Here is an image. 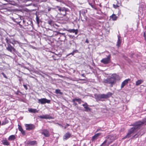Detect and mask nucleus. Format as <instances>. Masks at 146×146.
I'll return each instance as SVG.
<instances>
[{"mask_svg": "<svg viewBox=\"0 0 146 146\" xmlns=\"http://www.w3.org/2000/svg\"><path fill=\"white\" fill-rule=\"evenodd\" d=\"M31 113H35L38 112V111H37L36 109H33L32 108L29 109L28 110Z\"/></svg>", "mask_w": 146, "mask_h": 146, "instance_id": "c756f323", "label": "nucleus"}, {"mask_svg": "<svg viewBox=\"0 0 146 146\" xmlns=\"http://www.w3.org/2000/svg\"><path fill=\"white\" fill-rule=\"evenodd\" d=\"M26 146H35L37 144V142L36 141L27 140L25 142Z\"/></svg>", "mask_w": 146, "mask_h": 146, "instance_id": "6e6552de", "label": "nucleus"}, {"mask_svg": "<svg viewBox=\"0 0 146 146\" xmlns=\"http://www.w3.org/2000/svg\"><path fill=\"white\" fill-rule=\"evenodd\" d=\"M74 99L75 100L78 102L79 104H81L82 102H84L80 98H75Z\"/></svg>", "mask_w": 146, "mask_h": 146, "instance_id": "473e14b6", "label": "nucleus"}, {"mask_svg": "<svg viewBox=\"0 0 146 146\" xmlns=\"http://www.w3.org/2000/svg\"><path fill=\"white\" fill-rule=\"evenodd\" d=\"M75 52H76V51L74 50L70 54H72V55H73L74 54V53Z\"/></svg>", "mask_w": 146, "mask_h": 146, "instance_id": "de8ad7c7", "label": "nucleus"}, {"mask_svg": "<svg viewBox=\"0 0 146 146\" xmlns=\"http://www.w3.org/2000/svg\"><path fill=\"white\" fill-rule=\"evenodd\" d=\"M82 80H83V81H84V80H85V79H82Z\"/></svg>", "mask_w": 146, "mask_h": 146, "instance_id": "4d7b16f0", "label": "nucleus"}, {"mask_svg": "<svg viewBox=\"0 0 146 146\" xmlns=\"http://www.w3.org/2000/svg\"><path fill=\"white\" fill-rule=\"evenodd\" d=\"M23 86H24V88L26 90H27L28 88L27 87V85L24 84V85H23Z\"/></svg>", "mask_w": 146, "mask_h": 146, "instance_id": "49530a36", "label": "nucleus"}, {"mask_svg": "<svg viewBox=\"0 0 146 146\" xmlns=\"http://www.w3.org/2000/svg\"><path fill=\"white\" fill-rule=\"evenodd\" d=\"M112 94L110 92H108L106 94H104L105 98H107L110 97L112 95Z\"/></svg>", "mask_w": 146, "mask_h": 146, "instance_id": "cd10ccee", "label": "nucleus"}, {"mask_svg": "<svg viewBox=\"0 0 146 146\" xmlns=\"http://www.w3.org/2000/svg\"><path fill=\"white\" fill-rule=\"evenodd\" d=\"M17 16L18 17V18H15L13 17L12 18V19L15 22L17 23H19L21 22V19L18 16Z\"/></svg>", "mask_w": 146, "mask_h": 146, "instance_id": "dca6fc26", "label": "nucleus"}, {"mask_svg": "<svg viewBox=\"0 0 146 146\" xmlns=\"http://www.w3.org/2000/svg\"><path fill=\"white\" fill-rule=\"evenodd\" d=\"M97 98L98 99L105 98L104 94H99L97 96Z\"/></svg>", "mask_w": 146, "mask_h": 146, "instance_id": "f704fd0d", "label": "nucleus"}, {"mask_svg": "<svg viewBox=\"0 0 146 146\" xmlns=\"http://www.w3.org/2000/svg\"><path fill=\"white\" fill-rule=\"evenodd\" d=\"M137 128L135 127H132L129 130L128 132L131 134L133 133L134 132L137 131Z\"/></svg>", "mask_w": 146, "mask_h": 146, "instance_id": "f3484780", "label": "nucleus"}, {"mask_svg": "<svg viewBox=\"0 0 146 146\" xmlns=\"http://www.w3.org/2000/svg\"><path fill=\"white\" fill-rule=\"evenodd\" d=\"M1 74H2L3 77L5 78L6 79H7L8 78H7V76H6V75L4 74V72H2L1 73Z\"/></svg>", "mask_w": 146, "mask_h": 146, "instance_id": "c03bdc74", "label": "nucleus"}, {"mask_svg": "<svg viewBox=\"0 0 146 146\" xmlns=\"http://www.w3.org/2000/svg\"><path fill=\"white\" fill-rule=\"evenodd\" d=\"M66 31L70 33H74L75 35L77 34L78 33V30L77 29H69L67 30Z\"/></svg>", "mask_w": 146, "mask_h": 146, "instance_id": "a211bd4d", "label": "nucleus"}, {"mask_svg": "<svg viewBox=\"0 0 146 146\" xmlns=\"http://www.w3.org/2000/svg\"><path fill=\"white\" fill-rule=\"evenodd\" d=\"M85 42H86L87 43H89V41H88V38H87L86 39V40L85 41Z\"/></svg>", "mask_w": 146, "mask_h": 146, "instance_id": "09e8293b", "label": "nucleus"}, {"mask_svg": "<svg viewBox=\"0 0 146 146\" xmlns=\"http://www.w3.org/2000/svg\"><path fill=\"white\" fill-rule=\"evenodd\" d=\"M70 126V125L68 123H66V125L64 127V129H65L66 128L68 127V126Z\"/></svg>", "mask_w": 146, "mask_h": 146, "instance_id": "a18cd8bd", "label": "nucleus"}, {"mask_svg": "<svg viewBox=\"0 0 146 146\" xmlns=\"http://www.w3.org/2000/svg\"><path fill=\"white\" fill-rule=\"evenodd\" d=\"M82 106L84 107V108H85V107H86L88 106V105L86 102H85L84 104H83Z\"/></svg>", "mask_w": 146, "mask_h": 146, "instance_id": "ea45409f", "label": "nucleus"}, {"mask_svg": "<svg viewBox=\"0 0 146 146\" xmlns=\"http://www.w3.org/2000/svg\"><path fill=\"white\" fill-rule=\"evenodd\" d=\"M6 49L7 50L11 52L13 51L15 52V48L12 46L10 44H8L7 45V46L6 47Z\"/></svg>", "mask_w": 146, "mask_h": 146, "instance_id": "9b49d317", "label": "nucleus"}, {"mask_svg": "<svg viewBox=\"0 0 146 146\" xmlns=\"http://www.w3.org/2000/svg\"><path fill=\"white\" fill-rule=\"evenodd\" d=\"M61 57V55H60L54 54V55L52 56V57L53 58L54 60H56L59 59L60 57Z\"/></svg>", "mask_w": 146, "mask_h": 146, "instance_id": "aec40b11", "label": "nucleus"}, {"mask_svg": "<svg viewBox=\"0 0 146 146\" xmlns=\"http://www.w3.org/2000/svg\"><path fill=\"white\" fill-rule=\"evenodd\" d=\"M75 101H76L74 99L72 100V102L73 103V105L74 106H76L77 105V103L75 102Z\"/></svg>", "mask_w": 146, "mask_h": 146, "instance_id": "58836bf2", "label": "nucleus"}, {"mask_svg": "<svg viewBox=\"0 0 146 146\" xmlns=\"http://www.w3.org/2000/svg\"><path fill=\"white\" fill-rule=\"evenodd\" d=\"M38 117L42 119H45L44 115H42L39 116Z\"/></svg>", "mask_w": 146, "mask_h": 146, "instance_id": "a19ab883", "label": "nucleus"}, {"mask_svg": "<svg viewBox=\"0 0 146 146\" xmlns=\"http://www.w3.org/2000/svg\"><path fill=\"white\" fill-rule=\"evenodd\" d=\"M17 94V95H18V93H17V94Z\"/></svg>", "mask_w": 146, "mask_h": 146, "instance_id": "052dcab7", "label": "nucleus"}, {"mask_svg": "<svg viewBox=\"0 0 146 146\" xmlns=\"http://www.w3.org/2000/svg\"><path fill=\"white\" fill-rule=\"evenodd\" d=\"M22 80V79H19V81H20V83H21V81Z\"/></svg>", "mask_w": 146, "mask_h": 146, "instance_id": "8fccbe9b", "label": "nucleus"}, {"mask_svg": "<svg viewBox=\"0 0 146 146\" xmlns=\"http://www.w3.org/2000/svg\"><path fill=\"white\" fill-rule=\"evenodd\" d=\"M58 33H57L58 34L57 35L60 34V37H62V36L64 38V40L66 39V36L65 35V33H61L60 32H58Z\"/></svg>", "mask_w": 146, "mask_h": 146, "instance_id": "2f4dec72", "label": "nucleus"}, {"mask_svg": "<svg viewBox=\"0 0 146 146\" xmlns=\"http://www.w3.org/2000/svg\"><path fill=\"white\" fill-rule=\"evenodd\" d=\"M145 29H146V26H145Z\"/></svg>", "mask_w": 146, "mask_h": 146, "instance_id": "bf43d9fd", "label": "nucleus"}, {"mask_svg": "<svg viewBox=\"0 0 146 146\" xmlns=\"http://www.w3.org/2000/svg\"><path fill=\"white\" fill-rule=\"evenodd\" d=\"M111 55L109 54L106 58H104L101 60V63L104 64H107L111 62Z\"/></svg>", "mask_w": 146, "mask_h": 146, "instance_id": "423d86ee", "label": "nucleus"}, {"mask_svg": "<svg viewBox=\"0 0 146 146\" xmlns=\"http://www.w3.org/2000/svg\"><path fill=\"white\" fill-rule=\"evenodd\" d=\"M42 131V132L41 134L44 135L46 137H48L50 136V134L49 131L46 129H43Z\"/></svg>", "mask_w": 146, "mask_h": 146, "instance_id": "f8f14e48", "label": "nucleus"}, {"mask_svg": "<svg viewBox=\"0 0 146 146\" xmlns=\"http://www.w3.org/2000/svg\"><path fill=\"white\" fill-rule=\"evenodd\" d=\"M118 40L117 42V45L119 47L121 43V37L119 35L118 36Z\"/></svg>", "mask_w": 146, "mask_h": 146, "instance_id": "6ab92c4d", "label": "nucleus"}, {"mask_svg": "<svg viewBox=\"0 0 146 146\" xmlns=\"http://www.w3.org/2000/svg\"><path fill=\"white\" fill-rule=\"evenodd\" d=\"M143 36L145 38V39L146 41V31L143 32Z\"/></svg>", "mask_w": 146, "mask_h": 146, "instance_id": "37998d69", "label": "nucleus"}, {"mask_svg": "<svg viewBox=\"0 0 146 146\" xmlns=\"http://www.w3.org/2000/svg\"><path fill=\"white\" fill-rule=\"evenodd\" d=\"M26 129L27 130H30L35 129V126L33 124H26L25 125Z\"/></svg>", "mask_w": 146, "mask_h": 146, "instance_id": "9d476101", "label": "nucleus"}, {"mask_svg": "<svg viewBox=\"0 0 146 146\" xmlns=\"http://www.w3.org/2000/svg\"><path fill=\"white\" fill-rule=\"evenodd\" d=\"M84 74H82V76H84Z\"/></svg>", "mask_w": 146, "mask_h": 146, "instance_id": "6e6d98bb", "label": "nucleus"}, {"mask_svg": "<svg viewBox=\"0 0 146 146\" xmlns=\"http://www.w3.org/2000/svg\"><path fill=\"white\" fill-rule=\"evenodd\" d=\"M58 33L57 31H53L52 30L49 29L46 32L47 36L48 37H51L57 35Z\"/></svg>", "mask_w": 146, "mask_h": 146, "instance_id": "0eeeda50", "label": "nucleus"}, {"mask_svg": "<svg viewBox=\"0 0 146 146\" xmlns=\"http://www.w3.org/2000/svg\"><path fill=\"white\" fill-rule=\"evenodd\" d=\"M101 135V133H98L92 137V141H94L95 140L98 138V136Z\"/></svg>", "mask_w": 146, "mask_h": 146, "instance_id": "4be33fe9", "label": "nucleus"}, {"mask_svg": "<svg viewBox=\"0 0 146 146\" xmlns=\"http://www.w3.org/2000/svg\"><path fill=\"white\" fill-rule=\"evenodd\" d=\"M137 134H135V135L134 136H133L132 137V138H131V139H133V138Z\"/></svg>", "mask_w": 146, "mask_h": 146, "instance_id": "3c124183", "label": "nucleus"}, {"mask_svg": "<svg viewBox=\"0 0 146 146\" xmlns=\"http://www.w3.org/2000/svg\"><path fill=\"white\" fill-rule=\"evenodd\" d=\"M146 117L144 118L141 121H137L134 123L132 126H134L135 127L137 128V129L138 127L142 125L145 124L146 125Z\"/></svg>", "mask_w": 146, "mask_h": 146, "instance_id": "39448f33", "label": "nucleus"}, {"mask_svg": "<svg viewBox=\"0 0 146 146\" xmlns=\"http://www.w3.org/2000/svg\"><path fill=\"white\" fill-rule=\"evenodd\" d=\"M59 125L60 126H61L63 127L62 125H61V124H59Z\"/></svg>", "mask_w": 146, "mask_h": 146, "instance_id": "603ef678", "label": "nucleus"}, {"mask_svg": "<svg viewBox=\"0 0 146 146\" xmlns=\"http://www.w3.org/2000/svg\"><path fill=\"white\" fill-rule=\"evenodd\" d=\"M17 92H19V93H21V92L19 91H17Z\"/></svg>", "mask_w": 146, "mask_h": 146, "instance_id": "864d4df0", "label": "nucleus"}, {"mask_svg": "<svg viewBox=\"0 0 146 146\" xmlns=\"http://www.w3.org/2000/svg\"><path fill=\"white\" fill-rule=\"evenodd\" d=\"M55 93L56 94H59L61 95L62 94V93L60 92V89H56L55 90Z\"/></svg>", "mask_w": 146, "mask_h": 146, "instance_id": "e433bc0d", "label": "nucleus"}, {"mask_svg": "<svg viewBox=\"0 0 146 146\" xmlns=\"http://www.w3.org/2000/svg\"><path fill=\"white\" fill-rule=\"evenodd\" d=\"M58 9V11L63 16H66V12L68 11V9L67 8L65 7H62L60 6H56L54 8L49 7L48 9V12L50 11L51 10V9Z\"/></svg>", "mask_w": 146, "mask_h": 146, "instance_id": "7ed1b4c3", "label": "nucleus"}, {"mask_svg": "<svg viewBox=\"0 0 146 146\" xmlns=\"http://www.w3.org/2000/svg\"><path fill=\"white\" fill-rule=\"evenodd\" d=\"M117 2L116 4H113V7L115 9H116L119 7L121 5V3H119L118 1H116Z\"/></svg>", "mask_w": 146, "mask_h": 146, "instance_id": "412c9836", "label": "nucleus"}, {"mask_svg": "<svg viewBox=\"0 0 146 146\" xmlns=\"http://www.w3.org/2000/svg\"><path fill=\"white\" fill-rule=\"evenodd\" d=\"M1 125V121H0V125Z\"/></svg>", "mask_w": 146, "mask_h": 146, "instance_id": "13d9d810", "label": "nucleus"}, {"mask_svg": "<svg viewBox=\"0 0 146 146\" xmlns=\"http://www.w3.org/2000/svg\"><path fill=\"white\" fill-rule=\"evenodd\" d=\"M18 129L21 132L22 134L23 135H25V131L23 130L21 126L20 125H19L18 124Z\"/></svg>", "mask_w": 146, "mask_h": 146, "instance_id": "b1692460", "label": "nucleus"}, {"mask_svg": "<svg viewBox=\"0 0 146 146\" xmlns=\"http://www.w3.org/2000/svg\"><path fill=\"white\" fill-rule=\"evenodd\" d=\"M45 119H52V117L50 115L48 114L45 115Z\"/></svg>", "mask_w": 146, "mask_h": 146, "instance_id": "c9c22d12", "label": "nucleus"}, {"mask_svg": "<svg viewBox=\"0 0 146 146\" xmlns=\"http://www.w3.org/2000/svg\"><path fill=\"white\" fill-rule=\"evenodd\" d=\"M36 21L38 24L39 23V19L37 16H36Z\"/></svg>", "mask_w": 146, "mask_h": 146, "instance_id": "79ce46f5", "label": "nucleus"}, {"mask_svg": "<svg viewBox=\"0 0 146 146\" xmlns=\"http://www.w3.org/2000/svg\"><path fill=\"white\" fill-rule=\"evenodd\" d=\"M16 139L15 136L14 135H11L8 138V140L9 141H14Z\"/></svg>", "mask_w": 146, "mask_h": 146, "instance_id": "bb28decb", "label": "nucleus"}, {"mask_svg": "<svg viewBox=\"0 0 146 146\" xmlns=\"http://www.w3.org/2000/svg\"><path fill=\"white\" fill-rule=\"evenodd\" d=\"M9 122V121L7 120V118H5L4 120L2 121L1 125H5Z\"/></svg>", "mask_w": 146, "mask_h": 146, "instance_id": "7c9ffc66", "label": "nucleus"}, {"mask_svg": "<svg viewBox=\"0 0 146 146\" xmlns=\"http://www.w3.org/2000/svg\"><path fill=\"white\" fill-rule=\"evenodd\" d=\"M130 80V79L128 78L125 80L123 82H122L121 85V89L123 88L126 85L128 84V81Z\"/></svg>", "mask_w": 146, "mask_h": 146, "instance_id": "ddd939ff", "label": "nucleus"}, {"mask_svg": "<svg viewBox=\"0 0 146 146\" xmlns=\"http://www.w3.org/2000/svg\"><path fill=\"white\" fill-rule=\"evenodd\" d=\"M48 24L51 26L55 27V26L58 27V26L55 24L54 22L52 20L50 19L48 21Z\"/></svg>", "mask_w": 146, "mask_h": 146, "instance_id": "4468645a", "label": "nucleus"}, {"mask_svg": "<svg viewBox=\"0 0 146 146\" xmlns=\"http://www.w3.org/2000/svg\"><path fill=\"white\" fill-rule=\"evenodd\" d=\"M23 25L27 31H31L33 28V24L31 19H25L23 21Z\"/></svg>", "mask_w": 146, "mask_h": 146, "instance_id": "f257e3e1", "label": "nucleus"}, {"mask_svg": "<svg viewBox=\"0 0 146 146\" xmlns=\"http://www.w3.org/2000/svg\"><path fill=\"white\" fill-rule=\"evenodd\" d=\"M71 134L70 133L68 132L66 133L64 136V138L65 140H67L70 137Z\"/></svg>", "mask_w": 146, "mask_h": 146, "instance_id": "5701e85b", "label": "nucleus"}, {"mask_svg": "<svg viewBox=\"0 0 146 146\" xmlns=\"http://www.w3.org/2000/svg\"><path fill=\"white\" fill-rule=\"evenodd\" d=\"M106 138V139L100 146H108L116 139L115 136L112 135H109Z\"/></svg>", "mask_w": 146, "mask_h": 146, "instance_id": "f03ea898", "label": "nucleus"}, {"mask_svg": "<svg viewBox=\"0 0 146 146\" xmlns=\"http://www.w3.org/2000/svg\"><path fill=\"white\" fill-rule=\"evenodd\" d=\"M5 40L6 41L7 45L8 44H10V43H11L13 45H14V43L13 42H12L11 41L10 39L8 38L7 37L6 38Z\"/></svg>", "mask_w": 146, "mask_h": 146, "instance_id": "a878e982", "label": "nucleus"}, {"mask_svg": "<svg viewBox=\"0 0 146 146\" xmlns=\"http://www.w3.org/2000/svg\"><path fill=\"white\" fill-rule=\"evenodd\" d=\"M3 145L7 146H9L10 145V143L8 141L6 138L4 139L1 141Z\"/></svg>", "mask_w": 146, "mask_h": 146, "instance_id": "2eb2a0df", "label": "nucleus"}, {"mask_svg": "<svg viewBox=\"0 0 146 146\" xmlns=\"http://www.w3.org/2000/svg\"><path fill=\"white\" fill-rule=\"evenodd\" d=\"M38 102L41 104H44L46 103L50 104V100H47L46 98H42L38 99Z\"/></svg>", "mask_w": 146, "mask_h": 146, "instance_id": "1a4fd4ad", "label": "nucleus"}, {"mask_svg": "<svg viewBox=\"0 0 146 146\" xmlns=\"http://www.w3.org/2000/svg\"><path fill=\"white\" fill-rule=\"evenodd\" d=\"M85 111H87V112H88V111H91V108H89L88 107V106L86 107H85Z\"/></svg>", "mask_w": 146, "mask_h": 146, "instance_id": "4c0bfd02", "label": "nucleus"}, {"mask_svg": "<svg viewBox=\"0 0 146 146\" xmlns=\"http://www.w3.org/2000/svg\"><path fill=\"white\" fill-rule=\"evenodd\" d=\"M19 25H20V26L21 27H22V25H20V24H19Z\"/></svg>", "mask_w": 146, "mask_h": 146, "instance_id": "5fc2aeb1", "label": "nucleus"}, {"mask_svg": "<svg viewBox=\"0 0 146 146\" xmlns=\"http://www.w3.org/2000/svg\"><path fill=\"white\" fill-rule=\"evenodd\" d=\"M110 18L113 21H115L117 20V17L115 14H113L110 16Z\"/></svg>", "mask_w": 146, "mask_h": 146, "instance_id": "393cba45", "label": "nucleus"}, {"mask_svg": "<svg viewBox=\"0 0 146 146\" xmlns=\"http://www.w3.org/2000/svg\"><path fill=\"white\" fill-rule=\"evenodd\" d=\"M131 135L132 134L130 133L129 132H128L126 135L124 137H123L122 138V139H125L127 138H129L131 136Z\"/></svg>", "mask_w": 146, "mask_h": 146, "instance_id": "72a5a7b5", "label": "nucleus"}, {"mask_svg": "<svg viewBox=\"0 0 146 146\" xmlns=\"http://www.w3.org/2000/svg\"><path fill=\"white\" fill-rule=\"evenodd\" d=\"M116 74H113L111 77L104 79V82L105 83L110 84L111 87H112L113 85L116 82Z\"/></svg>", "mask_w": 146, "mask_h": 146, "instance_id": "20e7f679", "label": "nucleus"}, {"mask_svg": "<svg viewBox=\"0 0 146 146\" xmlns=\"http://www.w3.org/2000/svg\"><path fill=\"white\" fill-rule=\"evenodd\" d=\"M143 82V81L141 79L138 80L136 82L135 85L136 86H138L141 84Z\"/></svg>", "mask_w": 146, "mask_h": 146, "instance_id": "c85d7f7f", "label": "nucleus"}]
</instances>
